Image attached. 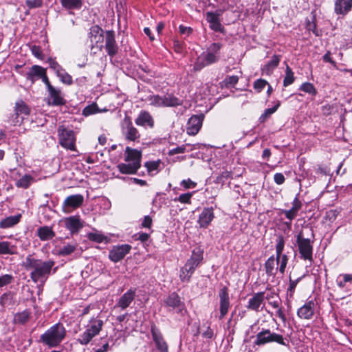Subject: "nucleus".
<instances>
[{
	"instance_id": "37998d69",
	"label": "nucleus",
	"mask_w": 352,
	"mask_h": 352,
	"mask_svg": "<svg viewBox=\"0 0 352 352\" xmlns=\"http://www.w3.org/2000/svg\"><path fill=\"white\" fill-rule=\"evenodd\" d=\"M280 212L285 214V217L289 221V222H285V224L289 228L291 226L292 221L297 217L298 213V212L292 208L289 210H281Z\"/></svg>"
},
{
	"instance_id": "a18cd8bd",
	"label": "nucleus",
	"mask_w": 352,
	"mask_h": 352,
	"mask_svg": "<svg viewBox=\"0 0 352 352\" xmlns=\"http://www.w3.org/2000/svg\"><path fill=\"white\" fill-rule=\"evenodd\" d=\"M57 76L59 78L60 80L67 85H71L73 83L72 77L69 75L65 69H63L59 72L57 74Z\"/></svg>"
},
{
	"instance_id": "5701e85b",
	"label": "nucleus",
	"mask_w": 352,
	"mask_h": 352,
	"mask_svg": "<svg viewBox=\"0 0 352 352\" xmlns=\"http://www.w3.org/2000/svg\"><path fill=\"white\" fill-rule=\"evenodd\" d=\"M135 123L138 126H143L144 128H153L154 126V120L151 115L146 111H142L135 120Z\"/></svg>"
},
{
	"instance_id": "72a5a7b5",
	"label": "nucleus",
	"mask_w": 352,
	"mask_h": 352,
	"mask_svg": "<svg viewBox=\"0 0 352 352\" xmlns=\"http://www.w3.org/2000/svg\"><path fill=\"white\" fill-rule=\"evenodd\" d=\"M118 168L122 174H135L140 166L131 162L120 163L118 165Z\"/></svg>"
},
{
	"instance_id": "e433bc0d",
	"label": "nucleus",
	"mask_w": 352,
	"mask_h": 352,
	"mask_svg": "<svg viewBox=\"0 0 352 352\" xmlns=\"http://www.w3.org/2000/svg\"><path fill=\"white\" fill-rule=\"evenodd\" d=\"M77 243H67L63 245L58 250V255L65 256L72 254L77 248Z\"/></svg>"
},
{
	"instance_id": "de8ad7c7",
	"label": "nucleus",
	"mask_w": 352,
	"mask_h": 352,
	"mask_svg": "<svg viewBox=\"0 0 352 352\" xmlns=\"http://www.w3.org/2000/svg\"><path fill=\"white\" fill-rule=\"evenodd\" d=\"M299 89L305 93L311 94L312 96H316L317 94V90L314 87V85L308 82L302 83Z\"/></svg>"
},
{
	"instance_id": "338daca9",
	"label": "nucleus",
	"mask_w": 352,
	"mask_h": 352,
	"mask_svg": "<svg viewBox=\"0 0 352 352\" xmlns=\"http://www.w3.org/2000/svg\"><path fill=\"white\" fill-rule=\"evenodd\" d=\"M185 47V45L183 42L179 40L173 41V48L176 53L181 54L183 52Z\"/></svg>"
},
{
	"instance_id": "c03bdc74",
	"label": "nucleus",
	"mask_w": 352,
	"mask_h": 352,
	"mask_svg": "<svg viewBox=\"0 0 352 352\" xmlns=\"http://www.w3.org/2000/svg\"><path fill=\"white\" fill-rule=\"evenodd\" d=\"M304 276L305 275L296 278V280H292L291 278H289V287L287 291V296H289V298H293L297 285Z\"/></svg>"
},
{
	"instance_id": "4d7b16f0",
	"label": "nucleus",
	"mask_w": 352,
	"mask_h": 352,
	"mask_svg": "<svg viewBox=\"0 0 352 352\" xmlns=\"http://www.w3.org/2000/svg\"><path fill=\"white\" fill-rule=\"evenodd\" d=\"M268 85V82L267 80L262 79V78H259L254 82V89L257 92H261V91H263V89L265 88V85Z\"/></svg>"
},
{
	"instance_id": "6e6552de",
	"label": "nucleus",
	"mask_w": 352,
	"mask_h": 352,
	"mask_svg": "<svg viewBox=\"0 0 352 352\" xmlns=\"http://www.w3.org/2000/svg\"><path fill=\"white\" fill-rule=\"evenodd\" d=\"M296 244L300 258L313 261V245L309 239L303 236L302 232H300L296 236Z\"/></svg>"
},
{
	"instance_id": "20e7f679",
	"label": "nucleus",
	"mask_w": 352,
	"mask_h": 352,
	"mask_svg": "<svg viewBox=\"0 0 352 352\" xmlns=\"http://www.w3.org/2000/svg\"><path fill=\"white\" fill-rule=\"evenodd\" d=\"M203 250L199 248L192 250L190 258L179 270V278L182 282H190L192 275L203 260Z\"/></svg>"
},
{
	"instance_id": "8fccbe9b",
	"label": "nucleus",
	"mask_w": 352,
	"mask_h": 352,
	"mask_svg": "<svg viewBox=\"0 0 352 352\" xmlns=\"http://www.w3.org/2000/svg\"><path fill=\"white\" fill-rule=\"evenodd\" d=\"M10 243L8 241H0V254H12Z\"/></svg>"
},
{
	"instance_id": "e2e57ef3",
	"label": "nucleus",
	"mask_w": 352,
	"mask_h": 352,
	"mask_svg": "<svg viewBox=\"0 0 352 352\" xmlns=\"http://www.w3.org/2000/svg\"><path fill=\"white\" fill-rule=\"evenodd\" d=\"M13 280V276L11 274H4L0 276V287L8 285Z\"/></svg>"
},
{
	"instance_id": "7c9ffc66",
	"label": "nucleus",
	"mask_w": 352,
	"mask_h": 352,
	"mask_svg": "<svg viewBox=\"0 0 352 352\" xmlns=\"http://www.w3.org/2000/svg\"><path fill=\"white\" fill-rule=\"evenodd\" d=\"M37 236L41 241H48L54 238L55 233L49 226H42L37 230Z\"/></svg>"
},
{
	"instance_id": "2f4dec72",
	"label": "nucleus",
	"mask_w": 352,
	"mask_h": 352,
	"mask_svg": "<svg viewBox=\"0 0 352 352\" xmlns=\"http://www.w3.org/2000/svg\"><path fill=\"white\" fill-rule=\"evenodd\" d=\"M280 55H274L272 59L264 66L263 72L267 75H270L273 70L278 67L280 61Z\"/></svg>"
},
{
	"instance_id": "2eb2a0df",
	"label": "nucleus",
	"mask_w": 352,
	"mask_h": 352,
	"mask_svg": "<svg viewBox=\"0 0 352 352\" xmlns=\"http://www.w3.org/2000/svg\"><path fill=\"white\" fill-rule=\"evenodd\" d=\"M220 316L219 318L223 319L228 314L230 306L228 289L227 287H222L219 292Z\"/></svg>"
},
{
	"instance_id": "393cba45",
	"label": "nucleus",
	"mask_w": 352,
	"mask_h": 352,
	"mask_svg": "<svg viewBox=\"0 0 352 352\" xmlns=\"http://www.w3.org/2000/svg\"><path fill=\"white\" fill-rule=\"evenodd\" d=\"M265 299V292L256 293L249 299L247 308L250 310L259 311V307Z\"/></svg>"
},
{
	"instance_id": "f257e3e1",
	"label": "nucleus",
	"mask_w": 352,
	"mask_h": 352,
	"mask_svg": "<svg viewBox=\"0 0 352 352\" xmlns=\"http://www.w3.org/2000/svg\"><path fill=\"white\" fill-rule=\"evenodd\" d=\"M55 262L53 260L43 261L29 255L25 258L22 265L27 270H32L30 278L34 283H44L51 274Z\"/></svg>"
},
{
	"instance_id": "a211bd4d",
	"label": "nucleus",
	"mask_w": 352,
	"mask_h": 352,
	"mask_svg": "<svg viewBox=\"0 0 352 352\" xmlns=\"http://www.w3.org/2000/svg\"><path fill=\"white\" fill-rule=\"evenodd\" d=\"M220 14L213 12H208L206 14V19L209 23L210 28L217 32H224V27L221 25L219 16Z\"/></svg>"
},
{
	"instance_id": "412c9836",
	"label": "nucleus",
	"mask_w": 352,
	"mask_h": 352,
	"mask_svg": "<svg viewBox=\"0 0 352 352\" xmlns=\"http://www.w3.org/2000/svg\"><path fill=\"white\" fill-rule=\"evenodd\" d=\"M336 284L338 287L347 294L352 292V274H342L336 278Z\"/></svg>"
},
{
	"instance_id": "0eeeda50",
	"label": "nucleus",
	"mask_w": 352,
	"mask_h": 352,
	"mask_svg": "<svg viewBox=\"0 0 352 352\" xmlns=\"http://www.w3.org/2000/svg\"><path fill=\"white\" fill-rule=\"evenodd\" d=\"M271 342H276L283 346H287L288 342L286 343L282 335L272 332L270 329H262L259 331L254 341V344L258 346L265 345Z\"/></svg>"
},
{
	"instance_id": "6e6d98bb",
	"label": "nucleus",
	"mask_w": 352,
	"mask_h": 352,
	"mask_svg": "<svg viewBox=\"0 0 352 352\" xmlns=\"http://www.w3.org/2000/svg\"><path fill=\"white\" fill-rule=\"evenodd\" d=\"M160 163V160L150 161L145 163V166L146 167L148 172L151 173L158 170Z\"/></svg>"
},
{
	"instance_id": "cd10ccee",
	"label": "nucleus",
	"mask_w": 352,
	"mask_h": 352,
	"mask_svg": "<svg viewBox=\"0 0 352 352\" xmlns=\"http://www.w3.org/2000/svg\"><path fill=\"white\" fill-rule=\"evenodd\" d=\"M126 155L125 157V161L127 162L133 163L140 167L141 161V152L137 149H133L130 147L126 148Z\"/></svg>"
},
{
	"instance_id": "6ab92c4d",
	"label": "nucleus",
	"mask_w": 352,
	"mask_h": 352,
	"mask_svg": "<svg viewBox=\"0 0 352 352\" xmlns=\"http://www.w3.org/2000/svg\"><path fill=\"white\" fill-rule=\"evenodd\" d=\"M136 288L131 287L126 292L122 294L116 303L118 307L122 310L126 309L130 306L136 296Z\"/></svg>"
},
{
	"instance_id": "dca6fc26",
	"label": "nucleus",
	"mask_w": 352,
	"mask_h": 352,
	"mask_svg": "<svg viewBox=\"0 0 352 352\" xmlns=\"http://www.w3.org/2000/svg\"><path fill=\"white\" fill-rule=\"evenodd\" d=\"M65 228L74 234H77L84 226V221L79 216L74 215L63 219Z\"/></svg>"
},
{
	"instance_id": "bb28decb",
	"label": "nucleus",
	"mask_w": 352,
	"mask_h": 352,
	"mask_svg": "<svg viewBox=\"0 0 352 352\" xmlns=\"http://www.w3.org/2000/svg\"><path fill=\"white\" fill-rule=\"evenodd\" d=\"M49 92V101L48 104L52 106H59L65 104V99L61 96V92L60 89H56L55 87L51 88L48 90Z\"/></svg>"
},
{
	"instance_id": "79ce46f5",
	"label": "nucleus",
	"mask_w": 352,
	"mask_h": 352,
	"mask_svg": "<svg viewBox=\"0 0 352 352\" xmlns=\"http://www.w3.org/2000/svg\"><path fill=\"white\" fill-rule=\"evenodd\" d=\"M24 118L19 114L16 111H14L10 116L8 117L6 120L8 123H10L12 126L21 125L23 122Z\"/></svg>"
},
{
	"instance_id": "f8f14e48",
	"label": "nucleus",
	"mask_w": 352,
	"mask_h": 352,
	"mask_svg": "<svg viewBox=\"0 0 352 352\" xmlns=\"http://www.w3.org/2000/svg\"><path fill=\"white\" fill-rule=\"evenodd\" d=\"M131 250V246L129 244L114 245L109 251V258L111 261L118 263L123 259Z\"/></svg>"
},
{
	"instance_id": "9b49d317",
	"label": "nucleus",
	"mask_w": 352,
	"mask_h": 352,
	"mask_svg": "<svg viewBox=\"0 0 352 352\" xmlns=\"http://www.w3.org/2000/svg\"><path fill=\"white\" fill-rule=\"evenodd\" d=\"M84 201V197L80 194L69 195L64 200L62 209L65 213H70L80 207Z\"/></svg>"
},
{
	"instance_id": "4c0bfd02",
	"label": "nucleus",
	"mask_w": 352,
	"mask_h": 352,
	"mask_svg": "<svg viewBox=\"0 0 352 352\" xmlns=\"http://www.w3.org/2000/svg\"><path fill=\"white\" fill-rule=\"evenodd\" d=\"M60 3L66 9L68 10H78L82 6L81 0H60Z\"/></svg>"
},
{
	"instance_id": "603ef678",
	"label": "nucleus",
	"mask_w": 352,
	"mask_h": 352,
	"mask_svg": "<svg viewBox=\"0 0 352 352\" xmlns=\"http://www.w3.org/2000/svg\"><path fill=\"white\" fill-rule=\"evenodd\" d=\"M102 34H104V31L100 26L93 25L89 29V37L91 41V38H96V37Z\"/></svg>"
},
{
	"instance_id": "864d4df0",
	"label": "nucleus",
	"mask_w": 352,
	"mask_h": 352,
	"mask_svg": "<svg viewBox=\"0 0 352 352\" xmlns=\"http://www.w3.org/2000/svg\"><path fill=\"white\" fill-rule=\"evenodd\" d=\"M232 179V173L229 171H223L219 176L217 177V182L219 184H224L225 182Z\"/></svg>"
},
{
	"instance_id": "5fc2aeb1",
	"label": "nucleus",
	"mask_w": 352,
	"mask_h": 352,
	"mask_svg": "<svg viewBox=\"0 0 352 352\" xmlns=\"http://www.w3.org/2000/svg\"><path fill=\"white\" fill-rule=\"evenodd\" d=\"M88 239L94 242L102 243L105 239V236L98 232H90L88 234Z\"/></svg>"
},
{
	"instance_id": "f3484780",
	"label": "nucleus",
	"mask_w": 352,
	"mask_h": 352,
	"mask_svg": "<svg viewBox=\"0 0 352 352\" xmlns=\"http://www.w3.org/2000/svg\"><path fill=\"white\" fill-rule=\"evenodd\" d=\"M202 115H193L189 119L186 124V132L188 135H195L199 131L203 122Z\"/></svg>"
},
{
	"instance_id": "ddd939ff",
	"label": "nucleus",
	"mask_w": 352,
	"mask_h": 352,
	"mask_svg": "<svg viewBox=\"0 0 352 352\" xmlns=\"http://www.w3.org/2000/svg\"><path fill=\"white\" fill-rule=\"evenodd\" d=\"M104 41V48L107 54L111 57H113L118 54L119 49L116 41L114 31L107 30L105 32Z\"/></svg>"
},
{
	"instance_id": "49530a36",
	"label": "nucleus",
	"mask_w": 352,
	"mask_h": 352,
	"mask_svg": "<svg viewBox=\"0 0 352 352\" xmlns=\"http://www.w3.org/2000/svg\"><path fill=\"white\" fill-rule=\"evenodd\" d=\"M195 192H186L184 194H181L179 197H175L173 201L177 202H180L182 204H191V198L194 195Z\"/></svg>"
},
{
	"instance_id": "58836bf2",
	"label": "nucleus",
	"mask_w": 352,
	"mask_h": 352,
	"mask_svg": "<svg viewBox=\"0 0 352 352\" xmlns=\"http://www.w3.org/2000/svg\"><path fill=\"white\" fill-rule=\"evenodd\" d=\"M280 102L279 101L272 108L266 109L263 113L259 117V122L261 123H264L279 107Z\"/></svg>"
},
{
	"instance_id": "a19ab883",
	"label": "nucleus",
	"mask_w": 352,
	"mask_h": 352,
	"mask_svg": "<svg viewBox=\"0 0 352 352\" xmlns=\"http://www.w3.org/2000/svg\"><path fill=\"white\" fill-rule=\"evenodd\" d=\"M34 181V178L29 175H25L16 182V186L19 188H28L32 182Z\"/></svg>"
},
{
	"instance_id": "3c124183",
	"label": "nucleus",
	"mask_w": 352,
	"mask_h": 352,
	"mask_svg": "<svg viewBox=\"0 0 352 352\" xmlns=\"http://www.w3.org/2000/svg\"><path fill=\"white\" fill-rule=\"evenodd\" d=\"M148 101L151 105L162 107V96L160 95H151L148 97Z\"/></svg>"
},
{
	"instance_id": "a878e982",
	"label": "nucleus",
	"mask_w": 352,
	"mask_h": 352,
	"mask_svg": "<svg viewBox=\"0 0 352 352\" xmlns=\"http://www.w3.org/2000/svg\"><path fill=\"white\" fill-rule=\"evenodd\" d=\"M45 71L46 69L41 66L34 65L30 67V70L25 76L28 80H30L32 84H34L36 80L41 78V76H43Z\"/></svg>"
},
{
	"instance_id": "13d9d810",
	"label": "nucleus",
	"mask_w": 352,
	"mask_h": 352,
	"mask_svg": "<svg viewBox=\"0 0 352 352\" xmlns=\"http://www.w3.org/2000/svg\"><path fill=\"white\" fill-rule=\"evenodd\" d=\"M31 52L32 54L40 60H43L44 58V55L42 52L41 48L40 46L34 45L30 47Z\"/></svg>"
},
{
	"instance_id": "ea45409f",
	"label": "nucleus",
	"mask_w": 352,
	"mask_h": 352,
	"mask_svg": "<svg viewBox=\"0 0 352 352\" xmlns=\"http://www.w3.org/2000/svg\"><path fill=\"white\" fill-rule=\"evenodd\" d=\"M295 80L294 73L290 67L287 65L285 68V76L283 79V86L288 87L292 85Z\"/></svg>"
},
{
	"instance_id": "bf43d9fd",
	"label": "nucleus",
	"mask_w": 352,
	"mask_h": 352,
	"mask_svg": "<svg viewBox=\"0 0 352 352\" xmlns=\"http://www.w3.org/2000/svg\"><path fill=\"white\" fill-rule=\"evenodd\" d=\"M181 186L185 190L195 188L197 184L195 182L192 181L190 179H184L180 182Z\"/></svg>"
},
{
	"instance_id": "680f3d73",
	"label": "nucleus",
	"mask_w": 352,
	"mask_h": 352,
	"mask_svg": "<svg viewBox=\"0 0 352 352\" xmlns=\"http://www.w3.org/2000/svg\"><path fill=\"white\" fill-rule=\"evenodd\" d=\"M12 301V296L10 293H4L0 297V304L5 307L10 305Z\"/></svg>"
},
{
	"instance_id": "774afa93",
	"label": "nucleus",
	"mask_w": 352,
	"mask_h": 352,
	"mask_svg": "<svg viewBox=\"0 0 352 352\" xmlns=\"http://www.w3.org/2000/svg\"><path fill=\"white\" fill-rule=\"evenodd\" d=\"M285 239L282 235H278L276 239V250L283 252L285 248Z\"/></svg>"
},
{
	"instance_id": "b1692460",
	"label": "nucleus",
	"mask_w": 352,
	"mask_h": 352,
	"mask_svg": "<svg viewBox=\"0 0 352 352\" xmlns=\"http://www.w3.org/2000/svg\"><path fill=\"white\" fill-rule=\"evenodd\" d=\"M352 8V0H336L334 12L338 15H346Z\"/></svg>"
},
{
	"instance_id": "39448f33",
	"label": "nucleus",
	"mask_w": 352,
	"mask_h": 352,
	"mask_svg": "<svg viewBox=\"0 0 352 352\" xmlns=\"http://www.w3.org/2000/svg\"><path fill=\"white\" fill-rule=\"evenodd\" d=\"M104 325V321L98 316L92 317L86 325V329L80 333L77 338V342L83 346H87L92 339L98 336Z\"/></svg>"
},
{
	"instance_id": "aec40b11",
	"label": "nucleus",
	"mask_w": 352,
	"mask_h": 352,
	"mask_svg": "<svg viewBox=\"0 0 352 352\" xmlns=\"http://www.w3.org/2000/svg\"><path fill=\"white\" fill-rule=\"evenodd\" d=\"M213 207L204 208L199 216L197 223L201 228H206L214 218Z\"/></svg>"
},
{
	"instance_id": "1a4fd4ad",
	"label": "nucleus",
	"mask_w": 352,
	"mask_h": 352,
	"mask_svg": "<svg viewBox=\"0 0 352 352\" xmlns=\"http://www.w3.org/2000/svg\"><path fill=\"white\" fill-rule=\"evenodd\" d=\"M152 340L158 352H169L168 345L166 342L160 329L154 324L151 325Z\"/></svg>"
},
{
	"instance_id": "4468645a",
	"label": "nucleus",
	"mask_w": 352,
	"mask_h": 352,
	"mask_svg": "<svg viewBox=\"0 0 352 352\" xmlns=\"http://www.w3.org/2000/svg\"><path fill=\"white\" fill-rule=\"evenodd\" d=\"M164 304L170 310H174L177 313L181 312L185 307L184 303L176 292L170 293L164 300Z\"/></svg>"
},
{
	"instance_id": "69168bd1",
	"label": "nucleus",
	"mask_w": 352,
	"mask_h": 352,
	"mask_svg": "<svg viewBox=\"0 0 352 352\" xmlns=\"http://www.w3.org/2000/svg\"><path fill=\"white\" fill-rule=\"evenodd\" d=\"M288 256L286 254H283L282 258H280V266L278 267V270L282 274L285 273V268L288 263Z\"/></svg>"
},
{
	"instance_id": "c756f323",
	"label": "nucleus",
	"mask_w": 352,
	"mask_h": 352,
	"mask_svg": "<svg viewBox=\"0 0 352 352\" xmlns=\"http://www.w3.org/2000/svg\"><path fill=\"white\" fill-rule=\"evenodd\" d=\"M21 219V214H18L14 216H9L0 221V228L8 229L18 224Z\"/></svg>"
},
{
	"instance_id": "0e129e2a",
	"label": "nucleus",
	"mask_w": 352,
	"mask_h": 352,
	"mask_svg": "<svg viewBox=\"0 0 352 352\" xmlns=\"http://www.w3.org/2000/svg\"><path fill=\"white\" fill-rule=\"evenodd\" d=\"M25 4L29 9L40 8L43 5V0H26Z\"/></svg>"
},
{
	"instance_id": "09e8293b",
	"label": "nucleus",
	"mask_w": 352,
	"mask_h": 352,
	"mask_svg": "<svg viewBox=\"0 0 352 352\" xmlns=\"http://www.w3.org/2000/svg\"><path fill=\"white\" fill-rule=\"evenodd\" d=\"M316 17L315 16H313L312 21H308L306 24V28L308 31L312 32L313 34H314L316 36H318L321 34V31L318 30L317 29V25L315 22Z\"/></svg>"
},
{
	"instance_id": "f03ea898",
	"label": "nucleus",
	"mask_w": 352,
	"mask_h": 352,
	"mask_svg": "<svg viewBox=\"0 0 352 352\" xmlns=\"http://www.w3.org/2000/svg\"><path fill=\"white\" fill-rule=\"evenodd\" d=\"M67 331L64 325L58 322L50 327L40 336V342L49 348H54L65 340Z\"/></svg>"
},
{
	"instance_id": "7ed1b4c3",
	"label": "nucleus",
	"mask_w": 352,
	"mask_h": 352,
	"mask_svg": "<svg viewBox=\"0 0 352 352\" xmlns=\"http://www.w3.org/2000/svg\"><path fill=\"white\" fill-rule=\"evenodd\" d=\"M223 45L220 43H212L206 50L202 52L196 59L193 69L200 71L206 66L217 63L220 58V51Z\"/></svg>"
},
{
	"instance_id": "f704fd0d",
	"label": "nucleus",
	"mask_w": 352,
	"mask_h": 352,
	"mask_svg": "<svg viewBox=\"0 0 352 352\" xmlns=\"http://www.w3.org/2000/svg\"><path fill=\"white\" fill-rule=\"evenodd\" d=\"M30 312L28 310H24L16 313L14 316V323L16 324H25L30 318Z\"/></svg>"
},
{
	"instance_id": "c85d7f7f",
	"label": "nucleus",
	"mask_w": 352,
	"mask_h": 352,
	"mask_svg": "<svg viewBox=\"0 0 352 352\" xmlns=\"http://www.w3.org/2000/svg\"><path fill=\"white\" fill-rule=\"evenodd\" d=\"M162 107H175L182 104V100L177 98L173 94L162 96Z\"/></svg>"
},
{
	"instance_id": "c9c22d12",
	"label": "nucleus",
	"mask_w": 352,
	"mask_h": 352,
	"mask_svg": "<svg viewBox=\"0 0 352 352\" xmlns=\"http://www.w3.org/2000/svg\"><path fill=\"white\" fill-rule=\"evenodd\" d=\"M14 111H16L21 116H28L30 113V108L23 100H18L15 102Z\"/></svg>"
},
{
	"instance_id": "9d476101",
	"label": "nucleus",
	"mask_w": 352,
	"mask_h": 352,
	"mask_svg": "<svg viewBox=\"0 0 352 352\" xmlns=\"http://www.w3.org/2000/svg\"><path fill=\"white\" fill-rule=\"evenodd\" d=\"M122 131L126 140L132 142H139L140 134L138 130L133 125L130 118H124L122 125Z\"/></svg>"
},
{
	"instance_id": "423d86ee",
	"label": "nucleus",
	"mask_w": 352,
	"mask_h": 352,
	"mask_svg": "<svg viewBox=\"0 0 352 352\" xmlns=\"http://www.w3.org/2000/svg\"><path fill=\"white\" fill-rule=\"evenodd\" d=\"M57 133L58 142L63 148L76 151V135L72 129L60 125L57 129Z\"/></svg>"
},
{
	"instance_id": "473e14b6",
	"label": "nucleus",
	"mask_w": 352,
	"mask_h": 352,
	"mask_svg": "<svg viewBox=\"0 0 352 352\" xmlns=\"http://www.w3.org/2000/svg\"><path fill=\"white\" fill-rule=\"evenodd\" d=\"M276 262L274 256H271L264 264L265 273L267 276H275L278 267H275Z\"/></svg>"
},
{
	"instance_id": "4be33fe9",
	"label": "nucleus",
	"mask_w": 352,
	"mask_h": 352,
	"mask_svg": "<svg viewBox=\"0 0 352 352\" xmlns=\"http://www.w3.org/2000/svg\"><path fill=\"white\" fill-rule=\"evenodd\" d=\"M315 310V302L311 300L305 302L297 311L298 316L301 319L309 320L314 314Z\"/></svg>"
},
{
	"instance_id": "052dcab7",
	"label": "nucleus",
	"mask_w": 352,
	"mask_h": 352,
	"mask_svg": "<svg viewBox=\"0 0 352 352\" xmlns=\"http://www.w3.org/2000/svg\"><path fill=\"white\" fill-rule=\"evenodd\" d=\"M47 63H49L50 68L52 69L56 74L63 69L58 62L52 58H48Z\"/></svg>"
}]
</instances>
